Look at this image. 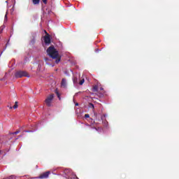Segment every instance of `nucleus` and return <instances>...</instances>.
Returning <instances> with one entry per match:
<instances>
[{"instance_id": "obj_1", "label": "nucleus", "mask_w": 179, "mask_h": 179, "mask_svg": "<svg viewBox=\"0 0 179 179\" xmlns=\"http://www.w3.org/2000/svg\"><path fill=\"white\" fill-rule=\"evenodd\" d=\"M47 53L50 58H52V59H56V64H59V62L61 61V57L54 46L49 47L47 50Z\"/></svg>"}, {"instance_id": "obj_2", "label": "nucleus", "mask_w": 179, "mask_h": 179, "mask_svg": "<svg viewBox=\"0 0 179 179\" xmlns=\"http://www.w3.org/2000/svg\"><path fill=\"white\" fill-rule=\"evenodd\" d=\"M15 78H23V77H25V78H30V76H29V74L27 73V72H26V71H17V72L15 73Z\"/></svg>"}, {"instance_id": "obj_3", "label": "nucleus", "mask_w": 179, "mask_h": 179, "mask_svg": "<svg viewBox=\"0 0 179 179\" xmlns=\"http://www.w3.org/2000/svg\"><path fill=\"white\" fill-rule=\"evenodd\" d=\"M52 100H54V94H51L45 100V103L48 107H51V103H52Z\"/></svg>"}, {"instance_id": "obj_4", "label": "nucleus", "mask_w": 179, "mask_h": 179, "mask_svg": "<svg viewBox=\"0 0 179 179\" xmlns=\"http://www.w3.org/2000/svg\"><path fill=\"white\" fill-rule=\"evenodd\" d=\"M64 173H66V174H67V177H69V179H72V178H73V179H78L77 177H76V176L73 173H72V171H71V169H66L65 171H64Z\"/></svg>"}, {"instance_id": "obj_5", "label": "nucleus", "mask_w": 179, "mask_h": 179, "mask_svg": "<svg viewBox=\"0 0 179 179\" xmlns=\"http://www.w3.org/2000/svg\"><path fill=\"white\" fill-rule=\"evenodd\" d=\"M50 174H51V171H48L41 173L37 178H40V179L48 178V177H50Z\"/></svg>"}, {"instance_id": "obj_6", "label": "nucleus", "mask_w": 179, "mask_h": 179, "mask_svg": "<svg viewBox=\"0 0 179 179\" xmlns=\"http://www.w3.org/2000/svg\"><path fill=\"white\" fill-rule=\"evenodd\" d=\"M45 33L46 34V36H45L43 38L45 44H51V38L50 37V35L47 33V31H45Z\"/></svg>"}, {"instance_id": "obj_7", "label": "nucleus", "mask_w": 179, "mask_h": 179, "mask_svg": "<svg viewBox=\"0 0 179 179\" xmlns=\"http://www.w3.org/2000/svg\"><path fill=\"white\" fill-rule=\"evenodd\" d=\"M62 87H66V80H65V78H63L62 80Z\"/></svg>"}, {"instance_id": "obj_8", "label": "nucleus", "mask_w": 179, "mask_h": 179, "mask_svg": "<svg viewBox=\"0 0 179 179\" xmlns=\"http://www.w3.org/2000/svg\"><path fill=\"white\" fill-rule=\"evenodd\" d=\"M73 82L74 85H78V77L73 76Z\"/></svg>"}, {"instance_id": "obj_9", "label": "nucleus", "mask_w": 179, "mask_h": 179, "mask_svg": "<svg viewBox=\"0 0 179 179\" xmlns=\"http://www.w3.org/2000/svg\"><path fill=\"white\" fill-rule=\"evenodd\" d=\"M17 107H18L17 101H15V105H14L13 107L10 106V110H12V108L16 109V108H17Z\"/></svg>"}, {"instance_id": "obj_10", "label": "nucleus", "mask_w": 179, "mask_h": 179, "mask_svg": "<svg viewBox=\"0 0 179 179\" xmlns=\"http://www.w3.org/2000/svg\"><path fill=\"white\" fill-rule=\"evenodd\" d=\"M34 5H38L40 3V0H32Z\"/></svg>"}, {"instance_id": "obj_11", "label": "nucleus", "mask_w": 179, "mask_h": 179, "mask_svg": "<svg viewBox=\"0 0 179 179\" xmlns=\"http://www.w3.org/2000/svg\"><path fill=\"white\" fill-rule=\"evenodd\" d=\"M59 100H61V94H59V92H58V91L55 92Z\"/></svg>"}, {"instance_id": "obj_12", "label": "nucleus", "mask_w": 179, "mask_h": 179, "mask_svg": "<svg viewBox=\"0 0 179 179\" xmlns=\"http://www.w3.org/2000/svg\"><path fill=\"white\" fill-rule=\"evenodd\" d=\"M83 83H85V78H83L80 82H79V85L80 86H82V85H83Z\"/></svg>"}, {"instance_id": "obj_13", "label": "nucleus", "mask_w": 179, "mask_h": 179, "mask_svg": "<svg viewBox=\"0 0 179 179\" xmlns=\"http://www.w3.org/2000/svg\"><path fill=\"white\" fill-rule=\"evenodd\" d=\"M20 131L19 130H17V131H16L15 132H13L12 135H17V134H20Z\"/></svg>"}, {"instance_id": "obj_14", "label": "nucleus", "mask_w": 179, "mask_h": 179, "mask_svg": "<svg viewBox=\"0 0 179 179\" xmlns=\"http://www.w3.org/2000/svg\"><path fill=\"white\" fill-rule=\"evenodd\" d=\"M8 179H16L15 176H10Z\"/></svg>"}, {"instance_id": "obj_15", "label": "nucleus", "mask_w": 179, "mask_h": 179, "mask_svg": "<svg viewBox=\"0 0 179 179\" xmlns=\"http://www.w3.org/2000/svg\"><path fill=\"white\" fill-rule=\"evenodd\" d=\"M85 118H90V115L89 114H85Z\"/></svg>"}, {"instance_id": "obj_16", "label": "nucleus", "mask_w": 179, "mask_h": 179, "mask_svg": "<svg viewBox=\"0 0 179 179\" xmlns=\"http://www.w3.org/2000/svg\"><path fill=\"white\" fill-rule=\"evenodd\" d=\"M45 62H48L50 61V59L48 57H45Z\"/></svg>"}, {"instance_id": "obj_17", "label": "nucleus", "mask_w": 179, "mask_h": 179, "mask_svg": "<svg viewBox=\"0 0 179 179\" xmlns=\"http://www.w3.org/2000/svg\"><path fill=\"white\" fill-rule=\"evenodd\" d=\"M94 92H97V86L94 87Z\"/></svg>"}, {"instance_id": "obj_18", "label": "nucleus", "mask_w": 179, "mask_h": 179, "mask_svg": "<svg viewBox=\"0 0 179 179\" xmlns=\"http://www.w3.org/2000/svg\"><path fill=\"white\" fill-rule=\"evenodd\" d=\"M43 3H45V5H47V0H42Z\"/></svg>"}, {"instance_id": "obj_19", "label": "nucleus", "mask_w": 179, "mask_h": 179, "mask_svg": "<svg viewBox=\"0 0 179 179\" xmlns=\"http://www.w3.org/2000/svg\"><path fill=\"white\" fill-rule=\"evenodd\" d=\"M4 19H5V20H7V19H8V15L7 14L5 15Z\"/></svg>"}, {"instance_id": "obj_20", "label": "nucleus", "mask_w": 179, "mask_h": 179, "mask_svg": "<svg viewBox=\"0 0 179 179\" xmlns=\"http://www.w3.org/2000/svg\"><path fill=\"white\" fill-rule=\"evenodd\" d=\"M91 107H92V108H94V105H93V103H90Z\"/></svg>"}, {"instance_id": "obj_21", "label": "nucleus", "mask_w": 179, "mask_h": 179, "mask_svg": "<svg viewBox=\"0 0 179 179\" xmlns=\"http://www.w3.org/2000/svg\"><path fill=\"white\" fill-rule=\"evenodd\" d=\"M76 106H79V103H76Z\"/></svg>"}, {"instance_id": "obj_22", "label": "nucleus", "mask_w": 179, "mask_h": 179, "mask_svg": "<svg viewBox=\"0 0 179 179\" xmlns=\"http://www.w3.org/2000/svg\"><path fill=\"white\" fill-rule=\"evenodd\" d=\"M25 132H30V131H25Z\"/></svg>"}, {"instance_id": "obj_23", "label": "nucleus", "mask_w": 179, "mask_h": 179, "mask_svg": "<svg viewBox=\"0 0 179 179\" xmlns=\"http://www.w3.org/2000/svg\"><path fill=\"white\" fill-rule=\"evenodd\" d=\"M101 90H103V88H101Z\"/></svg>"}]
</instances>
